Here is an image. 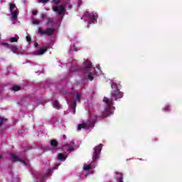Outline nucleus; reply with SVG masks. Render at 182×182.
<instances>
[{"mask_svg":"<svg viewBox=\"0 0 182 182\" xmlns=\"http://www.w3.org/2000/svg\"><path fill=\"white\" fill-rule=\"evenodd\" d=\"M112 90L110 92L111 97H105L103 99V103L105 104L104 111L102 112V116H97L96 114V111L94 109H89L86 107V110H88L90 117L87 121L83 122L82 124H78L77 130H90L95 127L96 122L98 119H103V117H109L112 114H114V110L116 107H114V102L123 99L124 93L120 91L122 85L117 82H112L111 84Z\"/></svg>","mask_w":182,"mask_h":182,"instance_id":"nucleus-1","label":"nucleus"},{"mask_svg":"<svg viewBox=\"0 0 182 182\" xmlns=\"http://www.w3.org/2000/svg\"><path fill=\"white\" fill-rule=\"evenodd\" d=\"M58 66L61 68H67L69 69L68 73V77H72L75 75H82L85 79L92 82L96 76H100L102 75V70L99 67L95 68L92 61L89 59H84L82 63V68H80L77 65V61L76 60L71 59L68 63L63 64L59 63Z\"/></svg>","mask_w":182,"mask_h":182,"instance_id":"nucleus-2","label":"nucleus"},{"mask_svg":"<svg viewBox=\"0 0 182 182\" xmlns=\"http://www.w3.org/2000/svg\"><path fill=\"white\" fill-rule=\"evenodd\" d=\"M60 1L62 0L51 1L52 9L57 15H59V18L57 20H55V18L50 17L47 18L46 25L51 27H48L46 30H43L42 28H38V32L40 33V35H47V36H51V35L56 33L58 28L60 26V22H62V19H63L65 14H66V6H68V9H72L70 3L67 2L66 4H60Z\"/></svg>","mask_w":182,"mask_h":182,"instance_id":"nucleus-3","label":"nucleus"},{"mask_svg":"<svg viewBox=\"0 0 182 182\" xmlns=\"http://www.w3.org/2000/svg\"><path fill=\"white\" fill-rule=\"evenodd\" d=\"M102 147L103 144H100L94 148L92 153V160L91 163L84 165L82 172L81 175H80V178H85L86 176H90V174H93L95 173L93 168L96 167L97 165V160L100 159V153L102 152Z\"/></svg>","mask_w":182,"mask_h":182,"instance_id":"nucleus-4","label":"nucleus"},{"mask_svg":"<svg viewBox=\"0 0 182 182\" xmlns=\"http://www.w3.org/2000/svg\"><path fill=\"white\" fill-rule=\"evenodd\" d=\"M59 166H60V164H57L53 168H49L44 175L41 173V172L33 171L32 174L35 179V182H45V179L46 178L49 177V176H52V173H53V170H58V167H59Z\"/></svg>","mask_w":182,"mask_h":182,"instance_id":"nucleus-5","label":"nucleus"},{"mask_svg":"<svg viewBox=\"0 0 182 182\" xmlns=\"http://www.w3.org/2000/svg\"><path fill=\"white\" fill-rule=\"evenodd\" d=\"M63 150L64 153H60L58 155V160L60 161H65L66 159H68V153H72V151H75V142L73 141H70L64 146H63Z\"/></svg>","mask_w":182,"mask_h":182,"instance_id":"nucleus-6","label":"nucleus"},{"mask_svg":"<svg viewBox=\"0 0 182 182\" xmlns=\"http://www.w3.org/2000/svg\"><path fill=\"white\" fill-rule=\"evenodd\" d=\"M84 18L87 19V28H90V25H95L97 23V19H99V14L96 11H86L84 14Z\"/></svg>","mask_w":182,"mask_h":182,"instance_id":"nucleus-7","label":"nucleus"},{"mask_svg":"<svg viewBox=\"0 0 182 182\" xmlns=\"http://www.w3.org/2000/svg\"><path fill=\"white\" fill-rule=\"evenodd\" d=\"M9 6L11 13L9 14V16H11V21L12 23H16V21H18V16L19 15V10L18 9V7H16V5L14 3H10Z\"/></svg>","mask_w":182,"mask_h":182,"instance_id":"nucleus-8","label":"nucleus"},{"mask_svg":"<svg viewBox=\"0 0 182 182\" xmlns=\"http://www.w3.org/2000/svg\"><path fill=\"white\" fill-rule=\"evenodd\" d=\"M80 99H82V93L76 92L75 94H74L73 99L68 101V105L69 107L73 109V114H75L76 102H80Z\"/></svg>","mask_w":182,"mask_h":182,"instance_id":"nucleus-9","label":"nucleus"},{"mask_svg":"<svg viewBox=\"0 0 182 182\" xmlns=\"http://www.w3.org/2000/svg\"><path fill=\"white\" fill-rule=\"evenodd\" d=\"M11 159L12 161H20L23 166L29 167L31 164H29V160L26 157L23 156L22 154H20L19 156H17L14 154H11Z\"/></svg>","mask_w":182,"mask_h":182,"instance_id":"nucleus-10","label":"nucleus"},{"mask_svg":"<svg viewBox=\"0 0 182 182\" xmlns=\"http://www.w3.org/2000/svg\"><path fill=\"white\" fill-rule=\"evenodd\" d=\"M53 44L52 41L50 43H47L46 46L40 47L36 52L33 53V55L36 56H42V55H45L46 52H48V49L52 48Z\"/></svg>","mask_w":182,"mask_h":182,"instance_id":"nucleus-11","label":"nucleus"},{"mask_svg":"<svg viewBox=\"0 0 182 182\" xmlns=\"http://www.w3.org/2000/svg\"><path fill=\"white\" fill-rule=\"evenodd\" d=\"M162 112L164 113H170L171 112V105L169 103L166 104L163 107H162Z\"/></svg>","mask_w":182,"mask_h":182,"instance_id":"nucleus-12","label":"nucleus"},{"mask_svg":"<svg viewBox=\"0 0 182 182\" xmlns=\"http://www.w3.org/2000/svg\"><path fill=\"white\" fill-rule=\"evenodd\" d=\"M53 106L54 109H57V110L62 109V105H60V103L58 100L53 101Z\"/></svg>","mask_w":182,"mask_h":182,"instance_id":"nucleus-13","label":"nucleus"},{"mask_svg":"<svg viewBox=\"0 0 182 182\" xmlns=\"http://www.w3.org/2000/svg\"><path fill=\"white\" fill-rule=\"evenodd\" d=\"M123 173H120V172H117L116 173V178H117V182H124L123 181Z\"/></svg>","mask_w":182,"mask_h":182,"instance_id":"nucleus-14","label":"nucleus"},{"mask_svg":"<svg viewBox=\"0 0 182 182\" xmlns=\"http://www.w3.org/2000/svg\"><path fill=\"white\" fill-rule=\"evenodd\" d=\"M50 146L52 147L51 150L55 152V150H58V141L55 140H52L50 141Z\"/></svg>","mask_w":182,"mask_h":182,"instance_id":"nucleus-15","label":"nucleus"},{"mask_svg":"<svg viewBox=\"0 0 182 182\" xmlns=\"http://www.w3.org/2000/svg\"><path fill=\"white\" fill-rule=\"evenodd\" d=\"M8 123V119L5 118H0V127L4 126V124H6Z\"/></svg>","mask_w":182,"mask_h":182,"instance_id":"nucleus-16","label":"nucleus"},{"mask_svg":"<svg viewBox=\"0 0 182 182\" xmlns=\"http://www.w3.org/2000/svg\"><path fill=\"white\" fill-rule=\"evenodd\" d=\"M70 50H73V52H77V50H80V48H79L76 45H73L70 47Z\"/></svg>","mask_w":182,"mask_h":182,"instance_id":"nucleus-17","label":"nucleus"},{"mask_svg":"<svg viewBox=\"0 0 182 182\" xmlns=\"http://www.w3.org/2000/svg\"><path fill=\"white\" fill-rule=\"evenodd\" d=\"M18 37H12L10 38V42L13 43V42H17L18 41Z\"/></svg>","mask_w":182,"mask_h":182,"instance_id":"nucleus-18","label":"nucleus"},{"mask_svg":"<svg viewBox=\"0 0 182 182\" xmlns=\"http://www.w3.org/2000/svg\"><path fill=\"white\" fill-rule=\"evenodd\" d=\"M12 90H14L15 92H18V90H21V87L18 86H14L12 87Z\"/></svg>","mask_w":182,"mask_h":182,"instance_id":"nucleus-19","label":"nucleus"},{"mask_svg":"<svg viewBox=\"0 0 182 182\" xmlns=\"http://www.w3.org/2000/svg\"><path fill=\"white\" fill-rule=\"evenodd\" d=\"M33 25H39V23H41V21L38 19H34L33 20Z\"/></svg>","mask_w":182,"mask_h":182,"instance_id":"nucleus-20","label":"nucleus"},{"mask_svg":"<svg viewBox=\"0 0 182 182\" xmlns=\"http://www.w3.org/2000/svg\"><path fill=\"white\" fill-rule=\"evenodd\" d=\"M48 2H49V0H38V4H43L44 5Z\"/></svg>","mask_w":182,"mask_h":182,"instance_id":"nucleus-21","label":"nucleus"},{"mask_svg":"<svg viewBox=\"0 0 182 182\" xmlns=\"http://www.w3.org/2000/svg\"><path fill=\"white\" fill-rule=\"evenodd\" d=\"M27 42H31V41H32V38H31L30 36H27L26 38Z\"/></svg>","mask_w":182,"mask_h":182,"instance_id":"nucleus-22","label":"nucleus"},{"mask_svg":"<svg viewBox=\"0 0 182 182\" xmlns=\"http://www.w3.org/2000/svg\"><path fill=\"white\" fill-rule=\"evenodd\" d=\"M82 5V0L77 1V6H80Z\"/></svg>","mask_w":182,"mask_h":182,"instance_id":"nucleus-23","label":"nucleus"},{"mask_svg":"<svg viewBox=\"0 0 182 182\" xmlns=\"http://www.w3.org/2000/svg\"><path fill=\"white\" fill-rule=\"evenodd\" d=\"M41 18H42V19H43L44 18H46V14H41Z\"/></svg>","mask_w":182,"mask_h":182,"instance_id":"nucleus-24","label":"nucleus"},{"mask_svg":"<svg viewBox=\"0 0 182 182\" xmlns=\"http://www.w3.org/2000/svg\"><path fill=\"white\" fill-rule=\"evenodd\" d=\"M68 93H70V92H66V91H63V92H61V94H62V95H64L65 96H66V95H68Z\"/></svg>","mask_w":182,"mask_h":182,"instance_id":"nucleus-25","label":"nucleus"},{"mask_svg":"<svg viewBox=\"0 0 182 182\" xmlns=\"http://www.w3.org/2000/svg\"><path fill=\"white\" fill-rule=\"evenodd\" d=\"M34 46L36 48H38L39 46V44L38 43H34Z\"/></svg>","mask_w":182,"mask_h":182,"instance_id":"nucleus-26","label":"nucleus"},{"mask_svg":"<svg viewBox=\"0 0 182 182\" xmlns=\"http://www.w3.org/2000/svg\"><path fill=\"white\" fill-rule=\"evenodd\" d=\"M50 164V162L49 161H46V165L49 166Z\"/></svg>","mask_w":182,"mask_h":182,"instance_id":"nucleus-27","label":"nucleus"},{"mask_svg":"<svg viewBox=\"0 0 182 182\" xmlns=\"http://www.w3.org/2000/svg\"><path fill=\"white\" fill-rule=\"evenodd\" d=\"M63 140H66V135H63Z\"/></svg>","mask_w":182,"mask_h":182,"instance_id":"nucleus-28","label":"nucleus"},{"mask_svg":"<svg viewBox=\"0 0 182 182\" xmlns=\"http://www.w3.org/2000/svg\"><path fill=\"white\" fill-rule=\"evenodd\" d=\"M18 104L20 105V106H23V103H22V101L18 102Z\"/></svg>","mask_w":182,"mask_h":182,"instance_id":"nucleus-29","label":"nucleus"},{"mask_svg":"<svg viewBox=\"0 0 182 182\" xmlns=\"http://www.w3.org/2000/svg\"><path fill=\"white\" fill-rule=\"evenodd\" d=\"M37 11H33V15H36Z\"/></svg>","mask_w":182,"mask_h":182,"instance_id":"nucleus-30","label":"nucleus"},{"mask_svg":"<svg viewBox=\"0 0 182 182\" xmlns=\"http://www.w3.org/2000/svg\"><path fill=\"white\" fill-rule=\"evenodd\" d=\"M0 159H2V156H0Z\"/></svg>","mask_w":182,"mask_h":182,"instance_id":"nucleus-31","label":"nucleus"}]
</instances>
